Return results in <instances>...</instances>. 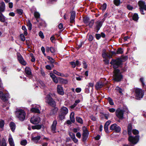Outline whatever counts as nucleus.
<instances>
[{
  "instance_id": "obj_14",
  "label": "nucleus",
  "mask_w": 146,
  "mask_h": 146,
  "mask_svg": "<svg viewBox=\"0 0 146 146\" xmlns=\"http://www.w3.org/2000/svg\"><path fill=\"white\" fill-rule=\"evenodd\" d=\"M71 13L70 22V23H72L75 21L74 19L76 17V13L75 11H73L71 12Z\"/></svg>"
},
{
  "instance_id": "obj_56",
  "label": "nucleus",
  "mask_w": 146,
  "mask_h": 146,
  "mask_svg": "<svg viewBox=\"0 0 146 146\" xmlns=\"http://www.w3.org/2000/svg\"><path fill=\"white\" fill-rule=\"evenodd\" d=\"M111 121H107L105 123L104 126L108 127V126L110 124V123H111Z\"/></svg>"
},
{
  "instance_id": "obj_54",
  "label": "nucleus",
  "mask_w": 146,
  "mask_h": 146,
  "mask_svg": "<svg viewBox=\"0 0 146 146\" xmlns=\"http://www.w3.org/2000/svg\"><path fill=\"white\" fill-rule=\"evenodd\" d=\"M55 50L54 48L53 47H50V51L52 53H54L55 52Z\"/></svg>"
},
{
  "instance_id": "obj_32",
  "label": "nucleus",
  "mask_w": 146,
  "mask_h": 146,
  "mask_svg": "<svg viewBox=\"0 0 146 146\" xmlns=\"http://www.w3.org/2000/svg\"><path fill=\"white\" fill-rule=\"evenodd\" d=\"M94 23V20L92 19L90 21H89L88 23V26L90 28H92L93 26Z\"/></svg>"
},
{
  "instance_id": "obj_49",
  "label": "nucleus",
  "mask_w": 146,
  "mask_h": 146,
  "mask_svg": "<svg viewBox=\"0 0 146 146\" xmlns=\"http://www.w3.org/2000/svg\"><path fill=\"white\" fill-rule=\"evenodd\" d=\"M127 8L129 10H131L133 9V7L129 5H128L127 6Z\"/></svg>"
},
{
  "instance_id": "obj_6",
  "label": "nucleus",
  "mask_w": 146,
  "mask_h": 146,
  "mask_svg": "<svg viewBox=\"0 0 146 146\" xmlns=\"http://www.w3.org/2000/svg\"><path fill=\"white\" fill-rule=\"evenodd\" d=\"M110 64L113 66L114 69L117 68L121 64V60L120 58H117L116 59H112Z\"/></svg>"
},
{
  "instance_id": "obj_25",
  "label": "nucleus",
  "mask_w": 146,
  "mask_h": 146,
  "mask_svg": "<svg viewBox=\"0 0 146 146\" xmlns=\"http://www.w3.org/2000/svg\"><path fill=\"white\" fill-rule=\"evenodd\" d=\"M9 126L11 130L14 131L15 129V124L13 122H11L9 124Z\"/></svg>"
},
{
  "instance_id": "obj_46",
  "label": "nucleus",
  "mask_w": 146,
  "mask_h": 146,
  "mask_svg": "<svg viewBox=\"0 0 146 146\" xmlns=\"http://www.w3.org/2000/svg\"><path fill=\"white\" fill-rule=\"evenodd\" d=\"M27 144V141L26 140H23L21 142V144L22 145H25Z\"/></svg>"
},
{
  "instance_id": "obj_4",
  "label": "nucleus",
  "mask_w": 146,
  "mask_h": 146,
  "mask_svg": "<svg viewBox=\"0 0 146 146\" xmlns=\"http://www.w3.org/2000/svg\"><path fill=\"white\" fill-rule=\"evenodd\" d=\"M114 73L113 78L114 80L117 82L120 81L122 78V76L119 70L118 69H115Z\"/></svg>"
},
{
  "instance_id": "obj_57",
  "label": "nucleus",
  "mask_w": 146,
  "mask_h": 146,
  "mask_svg": "<svg viewBox=\"0 0 146 146\" xmlns=\"http://www.w3.org/2000/svg\"><path fill=\"white\" fill-rule=\"evenodd\" d=\"M139 9L140 12L141 14L144 15L145 14V13H144L143 10L144 9L143 8H139Z\"/></svg>"
},
{
  "instance_id": "obj_31",
  "label": "nucleus",
  "mask_w": 146,
  "mask_h": 146,
  "mask_svg": "<svg viewBox=\"0 0 146 146\" xmlns=\"http://www.w3.org/2000/svg\"><path fill=\"white\" fill-rule=\"evenodd\" d=\"M74 113L72 112L71 113L70 115V120L73 123H74L75 121V119L74 117Z\"/></svg>"
},
{
  "instance_id": "obj_5",
  "label": "nucleus",
  "mask_w": 146,
  "mask_h": 146,
  "mask_svg": "<svg viewBox=\"0 0 146 146\" xmlns=\"http://www.w3.org/2000/svg\"><path fill=\"white\" fill-rule=\"evenodd\" d=\"M106 18L104 17L102 19V21H98L95 22L96 25L94 26L95 31L98 33L100 28L102 27L103 22L105 20Z\"/></svg>"
},
{
  "instance_id": "obj_10",
  "label": "nucleus",
  "mask_w": 146,
  "mask_h": 146,
  "mask_svg": "<svg viewBox=\"0 0 146 146\" xmlns=\"http://www.w3.org/2000/svg\"><path fill=\"white\" fill-rule=\"evenodd\" d=\"M110 129L111 130H114L115 132L117 133L119 132L121 130L120 127L116 123L111 125L110 127Z\"/></svg>"
},
{
  "instance_id": "obj_64",
  "label": "nucleus",
  "mask_w": 146,
  "mask_h": 146,
  "mask_svg": "<svg viewBox=\"0 0 146 146\" xmlns=\"http://www.w3.org/2000/svg\"><path fill=\"white\" fill-rule=\"evenodd\" d=\"M9 7L10 8H12L13 7V3L12 2H9Z\"/></svg>"
},
{
  "instance_id": "obj_8",
  "label": "nucleus",
  "mask_w": 146,
  "mask_h": 146,
  "mask_svg": "<svg viewBox=\"0 0 146 146\" xmlns=\"http://www.w3.org/2000/svg\"><path fill=\"white\" fill-rule=\"evenodd\" d=\"M136 97L137 99L139 100L143 98V92L140 89L137 88L135 90Z\"/></svg>"
},
{
  "instance_id": "obj_7",
  "label": "nucleus",
  "mask_w": 146,
  "mask_h": 146,
  "mask_svg": "<svg viewBox=\"0 0 146 146\" xmlns=\"http://www.w3.org/2000/svg\"><path fill=\"white\" fill-rule=\"evenodd\" d=\"M83 131L82 133V140L84 141H86L89 135V133L88 131V129L85 127H83L82 128Z\"/></svg>"
},
{
  "instance_id": "obj_60",
  "label": "nucleus",
  "mask_w": 146,
  "mask_h": 146,
  "mask_svg": "<svg viewBox=\"0 0 146 146\" xmlns=\"http://www.w3.org/2000/svg\"><path fill=\"white\" fill-rule=\"evenodd\" d=\"M144 79L143 78H140V80L142 83V85L143 87H144L145 86V84L144 83Z\"/></svg>"
},
{
  "instance_id": "obj_9",
  "label": "nucleus",
  "mask_w": 146,
  "mask_h": 146,
  "mask_svg": "<svg viewBox=\"0 0 146 146\" xmlns=\"http://www.w3.org/2000/svg\"><path fill=\"white\" fill-rule=\"evenodd\" d=\"M124 111L123 110L120 108L117 109L115 113L116 116L120 119H122L123 118Z\"/></svg>"
},
{
  "instance_id": "obj_40",
  "label": "nucleus",
  "mask_w": 146,
  "mask_h": 146,
  "mask_svg": "<svg viewBox=\"0 0 146 146\" xmlns=\"http://www.w3.org/2000/svg\"><path fill=\"white\" fill-rule=\"evenodd\" d=\"M16 11L17 13L20 15H22L23 13V11L21 9H17Z\"/></svg>"
},
{
  "instance_id": "obj_21",
  "label": "nucleus",
  "mask_w": 146,
  "mask_h": 146,
  "mask_svg": "<svg viewBox=\"0 0 146 146\" xmlns=\"http://www.w3.org/2000/svg\"><path fill=\"white\" fill-rule=\"evenodd\" d=\"M1 98V100L4 101H7L9 98V94H3Z\"/></svg>"
},
{
  "instance_id": "obj_3",
  "label": "nucleus",
  "mask_w": 146,
  "mask_h": 146,
  "mask_svg": "<svg viewBox=\"0 0 146 146\" xmlns=\"http://www.w3.org/2000/svg\"><path fill=\"white\" fill-rule=\"evenodd\" d=\"M128 140L131 146H133L134 145L137 144L139 141V136L136 135L135 137L129 135Z\"/></svg>"
},
{
  "instance_id": "obj_37",
  "label": "nucleus",
  "mask_w": 146,
  "mask_h": 146,
  "mask_svg": "<svg viewBox=\"0 0 146 146\" xmlns=\"http://www.w3.org/2000/svg\"><path fill=\"white\" fill-rule=\"evenodd\" d=\"M41 126L39 125L33 126L32 127V128L33 129H39L41 128Z\"/></svg>"
},
{
  "instance_id": "obj_18",
  "label": "nucleus",
  "mask_w": 146,
  "mask_h": 146,
  "mask_svg": "<svg viewBox=\"0 0 146 146\" xmlns=\"http://www.w3.org/2000/svg\"><path fill=\"white\" fill-rule=\"evenodd\" d=\"M5 4L3 1H2L0 3V12L2 13L5 10Z\"/></svg>"
},
{
  "instance_id": "obj_43",
  "label": "nucleus",
  "mask_w": 146,
  "mask_h": 146,
  "mask_svg": "<svg viewBox=\"0 0 146 146\" xmlns=\"http://www.w3.org/2000/svg\"><path fill=\"white\" fill-rule=\"evenodd\" d=\"M116 90L120 94L122 93V90L120 88L117 86L115 88Z\"/></svg>"
},
{
  "instance_id": "obj_39",
  "label": "nucleus",
  "mask_w": 146,
  "mask_h": 146,
  "mask_svg": "<svg viewBox=\"0 0 146 146\" xmlns=\"http://www.w3.org/2000/svg\"><path fill=\"white\" fill-rule=\"evenodd\" d=\"M107 100L110 105H114V103L113 100L111 98L109 97L108 98Z\"/></svg>"
},
{
  "instance_id": "obj_50",
  "label": "nucleus",
  "mask_w": 146,
  "mask_h": 146,
  "mask_svg": "<svg viewBox=\"0 0 146 146\" xmlns=\"http://www.w3.org/2000/svg\"><path fill=\"white\" fill-rule=\"evenodd\" d=\"M107 7V4L106 3H104L103 4L102 6V9L103 11L105 10L106 8Z\"/></svg>"
},
{
  "instance_id": "obj_47",
  "label": "nucleus",
  "mask_w": 146,
  "mask_h": 146,
  "mask_svg": "<svg viewBox=\"0 0 146 146\" xmlns=\"http://www.w3.org/2000/svg\"><path fill=\"white\" fill-rule=\"evenodd\" d=\"M132 132L134 135H136L138 134L139 131L138 130L136 129H133L132 130Z\"/></svg>"
},
{
  "instance_id": "obj_1",
  "label": "nucleus",
  "mask_w": 146,
  "mask_h": 146,
  "mask_svg": "<svg viewBox=\"0 0 146 146\" xmlns=\"http://www.w3.org/2000/svg\"><path fill=\"white\" fill-rule=\"evenodd\" d=\"M15 113L16 117L21 121H24L26 115L25 111L21 109H17Z\"/></svg>"
},
{
  "instance_id": "obj_33",
  "label": "nucleus",
  "mask_w": 146,
  "mask_h": 146,
  "mask_svg": "<svg viewBox=\"0 0 146 146\" xmlns=\"http://www.w3.org/2000/svg\"><path fill=\"white\" fill-rule=\"evenodd\" d=\"M114 4L116 6H118L121 3L120 0H114L113 1Z\"/></svg>"
},
{
  "instance_id": "obj_36",
  "label": "nucleus",
  "mask_w": 146,
  "mask_h": 146,
  "mask_svg": "<svg viewBox=\"0 0 146 146\" xmlns=\"http://www.w3.org/2000/svg\"><path fill=\"white\" fill-rule=\"evenodd\" d=\"M53 72L54 74L58 76H64V74H63L57 71L56 70H53Z\"/></svg>"
},
{
  "instance_id": "obj_48",
  "label": "nucleus",
  "mask_w": 146,
  "mask_h": 146,
  "mask_svg": "<svg viewBox=\"0 0 146 146\" xmlns=\"http://www.w3.org/2000/svg\"><path fill=\"white\" fill-rule=\"evenodd\" d=\"M65 115L61 113V114L59 115V119L60 120H62L64 119L65 117Z\"/></svg>"
},
{
  "instance_id": "obj_29",
  "label": "nucleus",
  "mask_w": 146,
  "mask_h": 146,
  "mask_svg": "<svg viewBox=\"0 0 146 146\" xmlns=\"http://www.w3.org/2000/svg\"><path fill=\"white\" fill-rule=\"evenodd\" d=\"M40 138V136H38L36 137H33L32 138V140L36 143Z\"/></svg>"
},
{
  "instance_id": "obj_63",
  "label": "nucleus",
  "mask_w": 146,
  "mask_h": 146,
  "mask_svg": "<svg viewBox=\"0 0 146 146\" xmlns=\"http://www.w3.org/2000/svg\"><path fill=\"white\" fill-rule=\"evenodd\" d=\"M53 81L56 83H57L58 82V80L56 77L52 79Z\"/></svg>"
},
{
  "instance_id": "obj_20",
  "label": "nucleus",
  "mask_w": 146,
  "mask_h": 146,
  "mask_svg": "<svg viewBox=\"0 0 146 146\" xmlns=\"http://www.w3.org/2000/svg\"><path fill=\"white\" fill-rule=\"evenodd\" d=\"M8 141L10 146H15L13 139L11 135H10L9 136Z\"/></svg>"
},
{
  "instance_id": "obj_53",
  "label": "nucleus",
  "mask_w": 146,
  "mask_h": 146,
  "mask_svg": "<svg viewBox=\"0 0 146 146\" xmlns=\"http://www.w3.org/2000/svg\"><path fill=\"white\" fill-rule=\"evenodd\" d=\"M82 64L83 65V68L85 69L87 67V65L86 62L85 61H83Z\"/></svg>"
},
{
  "instance_id": "obj_34",
  "label": "nucleus",
  "mask_w": 146,
  "mask_h": 146,
  "mask_svg": "<svg viewBox=\"0 0 146 146\" xmlns=\"http://www.w3.org/2000/svg\"><path fill=\"white\" fill-rule=\"evenodd\" d=\"M58 110V108H55L51 110L50 112V114L51 115L57 113V111Z\"/></svg>"
},
{
  "instance_id": "obj_2",
  "label": "nucleus",
  "mask_w": 146,
  "mask_h": 146,
  "mask_svg": "<svg viewBox=\"0 0 146 146\" xmlns=\"http://www.w3.org/2000/svg\"><path fill=\"white\" fill-rule=\"evenodd\" d=\"M52 94L50 93L48 94L45 98L46 102L50 106L55 107L56 106L55 102L53 100L52 97Z\"/></svg>"
},
{
  "instance_id": "obj_45",
  "label": "nucleus",
  "mask_w": 146,
  "mask_h": 146,
  "mask_svg": "<svg viewBox=\"0 0 146 146\" xmlns=\"http://www.w3.org/2000/svg\"><path fill=\"white\" fill-rule=\"evenodd\" d=\"M123 52V50L121 48H119L117 49V51L116 54H122Z\"/></svg>"
},
{
  "instance_id": "obj_12",
  "label": "nucleus",
  "mask_w": 146,
  "mask_h": 146,
  "mask_svg": "<svg viewBox=\"0 0 146 146\" xmlns=\"http://www.w3.org/2000/svg\"><path fill=\"white\" fill-rule=\"evenodd\" d=\"M40 108V107L39 105H35L33 106V107L31 109V111L33 112L40 113V111L39 109Z\"/></svg>"
},
{
  "instance_id": "obj_11",
  "label": "nucleus",
  "mask_w": 146,
  "mask_h": 146,
  "mask_svg": "<svg viewBox=\"0 0 146 146\" xmlns=\"http://www.w3.org/2000/svg\"><path fill=\"white\" fill-rule=\"evenodd\" d=\"M17 58L18 60L20 63L23 65L25 66L27 64V63L24 60L22 56L18 53L17 54Z\"/></svg>"
},
{
  "instance_id": "obj_22",
  "label": "nucleus",
  "mask_w": 146,
  "mask_h": 146,
  "mask_svg": "<svg viewBox=\"0 0 146 146\" xmlns=\"http://www.w3.org/2000/svg\"><path fill=\"white\" fill-rule=\"evenodd\" d=\"M145 4V2L142 0H140L138 2V5L139 7V8L143 7Z\"/></svg>"
},
{
  "instance_id": "obj_62",
  "label": "nucleus",
  "mask_w": 146,
  "mask_h": 146,
  "mask_svg": "<svg viewBox=\"0 0 146 146\" xmlns=\"http://www.w3.org/2000/svg\"><path fill=\"white\" fill-rule=\"evenodd\" d=\"M70 63L73 68H75L76 67V64L74 62H72Z\"/></svg>"
},
{
  "instance_id": "obj_61",
  "label": "nucleus",
  "mask_w": 146,
  "mask_h": 146,
  "mask_svg": "<svg viewBox=\"0 0 146 146\" xmlns=\"http://www.w3.org/2000/svg\"><path fill=\"white\" fill-rule=\"evenodd\" d=\"M46 68L48 70H51L52 69V68L49 65H47L45 66Z\"/></svg>"
},
{
  "instance_id": "obj_23",
  "label": "nucleus",
  "mask_w": 146,
  "mask_h": 146,
  "mask_svg": "<svg viewBox=\"0 0 146 146\" xmlns=\"http://www.w3.org/2000/svg\"><path fill=\"white\" fill-rule=\"evenodd\" d=\"M25 72L28 75H31V72L30 68L28 67H26L25 68Z\"/></svg>"
},
{
  "instance_id": "obj_51",
  "label": "nucleus",
  "mask_w": 146,
  "mask_h": 146,
  "mask_svg": "<svg viewBox=\"0 0 146 146\" xmlns=\"http://www.w3.org/2000/svg\"><path fill=\"white\" fill-rule=\"evenodd\" d=\"M69 135L72 139L75 137V135L74 134L70 132L69 133Z\"/></svg>"
},
{
  "instance_id": "obj_44",
  "label": "nucleus",
  "mask_w": 146,
  "mask_h": 146,
  "mask_svg": "<svg viewBox=\"0 0 146 146\" xmlns=\"http://www.w3.org/2000/svg\"><path fill=\"white\" fill-rule=\"evenodd\" d=\"M119 58L121 60V63H122V62H124L125 61V60H126L127 59V57L126 56H125L120 58Z\"/></svg>"
},
{
  "instance_id": "obj_52",
  "label": "nucleus",
  "mask_w": 146,
  "mask_h": 146,
  "mask_svg": "<svg viewBox=\"0 0 146 146\" xmlns=\"http://www.w3.org/2000/svg\"><path fill=\"white\" fill-rule=\"evenodd\" d=\"M102 56L104 58H108L107 57V55L106 53L105 52H103L102 54Z\"/></svg>"
},
{
  "instance_id": "obj_38",
  "label": "nucleus",
  "mask_w": 146,
  "mask_h": 146,
  "mask_svg": "<svg viewBox=\"0 0 146 146\" xmlns=\"http://www.w3.org/2000/svg\"><path fill=\"white\" fill-rule=\"evenodd\" d=\"M76 121L79 123L81 124H82L83 123V120L82 119L79 117H76Z\"/></svg>"
},
{
  "instance_id": "obj_27",
  "label": "nucleus",
  "mask_w": 146,
  "mask_h": 146,
  "mask_svg": "<svg viewBox=\"0 0 146 146\" xmlns=\"http://www.w3.org/2000/svg\"><path fill=\"white\" fill-rule=\"evenodd\" d=\"M0 21L2 23H4L5 21V17L2 13L0 12Z\"/></svg>"
},
{
  "instance_id": "obj_30",
  "label": "nucleus",
  "mask_w": 146,
  "mask_h": 146,
  "mask_svg": "<svg viewBox=\"0 0 146 146\" xmlns=\"http://www.w3.org/2000/svg\"><path fill=\"white\" fill-rule=\"evenodd\" d=\"M139 18L138 14L137 13H135L132 16V19L135 21H137Z\"/></svg>"
},
{
  "instance_id": "obj_41",
  "label": "nucleus",
  "mask_w": 146,
  "mask_h": 146,
  "mask_svg": "<svg viewBox=\"0 0 146 146\" xmlns=\"http://www.w3.org/2000/svg\"><path fill=\"white\" fill-rule=\"evenodd\" d=\"M34 16L36 19H38L40 18V15L39 13L37 12H35L34 14Z\"/></svg>"
},
{
  "instance_id": "obj_59",
  "label": "nucleus",
  "mask_w": 146,
  "mask_h": 146,
  "mask_svg": "<svg viewBox=\"0 0 146 146\" xmlns=\"http://www.w3.org/2000/svg\"><path fill=\"white\" fill-rule=\"evenodd\" d=\"M19 39L22 41H24L25 40V37H18Z\"/></svg>"
},
{
  "instance_id": "obj_58",
  "label": "nucleus",
  "mask_w": 146,
  "mask_h": 146,
  "mask_svg": "<svg viewBox=\"0 0 146 146\" xmlns=\"http://www.w3.org/2000/svg\"><path fill=\"white\" fill-rule=\"evenodd\" d=\"M109 111L111 113H113L115 111V109L113 108H109Z\"/></svg>"
},
{
  "instance_id": "obj_17",
  "label": "nucleus",
  "mask_w": 146,
  "mask_h": 146,
  "mask_svg": "<svg viewBox=\"0 0 146 146\" xmlns=\"http://www.w3.org/2000/svg\"><path fill=\"white\" fill-rule=\"evenodd\" d=\"M104 84L102 82H97L95 86L96 89L99 90L102 88L104 86Z\"/></svg>"
},
{
  "instance_id": "obj_15",
  "label": "nucleus",
  "mask_w": 146,
  "mask_h": 146,
  "mask_svg": "<svg viewBox=\"0 0 146 146\" xmlns=\"http://www.w3.org/2000/svg\"><path fill=\"white\" fill-rule=\"evenodd\" d=\"M57 91L59 94L62 95L64 94L63 88L60 85H58L57 87Z\"/></svg>"
},
{
  "instance_id": "obj_19",
  "label": "nucleus",
  "mask_w": 146,
  "mask_h": 146,
  "mask_svg": "<svg viewBox=\"0 0 146 146\" xmlns=\"http://www.w3.org/2000/svg\"><path fill=\"white\" fill-rule=\"evenodd\" d=\"M61 112L62 114L66 115L68 112V110L66 107H63L61 109Z\"/></svg>"
},
{
  "instance_id": "obj_28",
  "label": "nucleus",
  "mask_w": 146,
  "mask_h": 146,
  "mask_svg": "<svg viewBox=\"0 0 146 146\" xmlns=\"http://www.w3.org/2000/svg\"><path fill=\"white\" fill-rule=\"evenodd\" d=\"M132 125L131 124H129L128 127H127V130H128V134L129 135H131V134L132 132Z\"/></svg>"
},
{
  "instance_id": "obj_42",
  "label": "nucleus",
  "mask_w": 146,
  "mask_h": 146,
  "mask_svg": "<svg viewBox=\"0 0 146 146\" xmlns=\"http://www.w3.org/2000/svg\"><path fill=\"white\" fill-rule=\"evenodd\" d=\"M47 58L50 61L51 63L52 64L54 62V60L50 56H47Z\"/></svg>"
},
{
  "instance_id": "obj_55",
  "label": "nucleus",
  "mask_w": 146,
  "mask_h": 146,
  "mask_svg": "<svg viewBox=\"0 0 146 146\" xmlns=\"http://www.w3.org/2000/svg\"><path fill=\"white\" fill-rule=\"evenodd\" d=\"M107 58H110L112 57V55L110 53L106 52Z\"/></svg>"
},
{
  "instance_id": "obj_24",
  "label": "nucleus",
  "mask_w": 146,
  "mask_h": 146,
  "mask_svg": "<svg viewBox=\"0 0 146 146\" xmlns=\"http://www.w3.org/2000/svg\"><path fill=\"white\" fill-rule=\"evenodd\" d=\"M4 124L5 122L3 120H0V131H2L3 130Z\"/></svg>"
},
{
  "instance_id": "obj_35",
  "label": "nucleus",
  "mask_w": 146,
  "mask_h": 146,
  "mask_svg": "<svg viewBox=\"0 0 146 146\" xmlns=\"http://www.w3.org/2000/svg\"><path fill=\"white\" fill-rule=\"evenodd\" d=\"M27 26L28 27V29L30 31L32 29V25L30 20H28L27 22Z\"/></svg>"
},
{
  "instance_id": "obj_26",
  "label": "nucleus",
  "mask_w": 146,
  "mask_h": 146,
  "mask_svg": "<svg viewBox=\"0 0 146 146\" xmlns=\"http://www.w3.org/2000/svg\"><path fill=\"white\" fill-rule=\"evenodd\" d=\"M90 19V18L89 17L86 16L83 17V21L85 24H87L88 23Z\"/></svg>"
},
{
  "instance_id": "obj_13",
  "label": "nucleus",
  "mask_w": 146,
  "mask_h": 146,
  "mask_svg": "<svg viewBox=\"0 0 146 146\" xmlns=\"http://www.w3.org/2000/svg\"><path fill=\"white\" fill-rule=\"evenodd\" d=\"M40 120V118L38 116H34L31 118L30 121L32 123L34 124H36L39 122Z\"/></svg>"
},
{
  "instance_id": "obj_16",
  "label": "nucleus",
  "mask_w": 146,
  "mask_h": 146,
  "mask_svg": "<svg viewBox=\"0 0 146 146\" xmlns=\"http://www.w3.org/2000/svg\"><path fill=\"white\" fill-rule=\"evenodd\" d=\"M57 124V121L56 120H54L51 127V131L53 133H55L56 132V127Z\"/></svg>"
}]
</instances>
